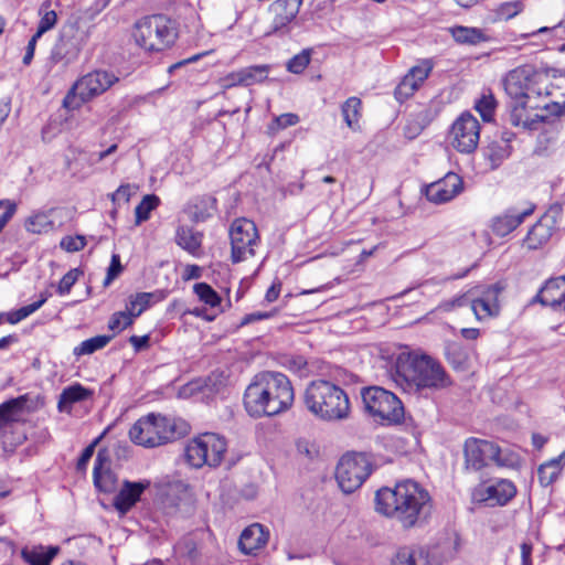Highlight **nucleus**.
Instances as JSON below:
<instances>
[{"label":"nucleus","instance_id":"22","mask_svg":"<svg viewBox=\"0 0 565 565\" xmlns=\"http://www.w3.org/2000/svg\"><path fill=\"white\" fill-rule=\"evenodd\" d=\"M150 487L149 480L129 481L125 480L119 492L114 498V507L119 514L128 513L140 500L141 494Z\"/></svg>","mask_w":565,"mask_h":565},{"label":"nucleus","instance_id":"17","mask_svg":"<svg viewBox=\"0 0 565 565\" xmlns=\"http://www.w3.org/2000/svg\"><path fill=\"white\" fill-rule=\"evenodd\" d=\"M302 6V0H276L269 9L274 19L268 34H286L289 24L296 19Z\"/></svg>","mask_w":565,"mask_h":565},{"label":"nucleus","instance_id":"7","mask_svg":"<svg viewBox=\"0 0 565 565\" xmlns=\"http://www.w3.org/2000/svg\"><path fill=\"white\" fill-rule=\"evenodd\" d=\"M227 449L224 437L214 433H204L190 440L185 447V459L193 468L209 466L216 468L221 465Z\"/></svg>","mask_w":565,"mask_h":565},{"label":"nucleus","instance_id":"64","mask_svg":"<svg viewBox=\"0 0 565 565\" xmlns=\"http://www.w3.org/2000/svg\"><path fill=\"white\" fill-rule=\"evenodd\" d=\"M274 315H275V311H270V312L257 311V312L248 313V315L244 316V318L242 319L241 326H246V324H249L255 321L269 319Z\"/></svg>","mask_w":565,"mask_h":565},{"label":"nucleus","instance_id":"18","mask_svg":"<svg viewBox=\"0 0 565 565\" xmlns=\"http://www.w3.org/2000/svg\"><path fill=\"white\" fill-rule=\"evenodd\" d=\"M463 189L462 179L454 172L447 173L437 182L426 188V198L434 203H445L458 195Z\"/></svg>","mask_w":565,"mask_h":565},{"label":"nucleus","instance_id":"15","mask_svg":"<svg viewBox=\"0 0 565 565\" xmlns=\"http://www.w3.org/2000/svg\"><path fill=\"white\" fill-rule=\"evenodd\" d=\"M499 454V446L492 441L470 437L465 441V468L478 471L489 466Z\"/></svg>","mask_w":565,"mask_h":565},{"label":"nucleus","instance_id":"35","mask_svg":"<svg viewBox=\"0 0 565 565\" xmlns=\"http://www.w3.org/2000/svg\"><path fill=\"white\" fill-rule=\"evenodd\" d=\"M269 72L270 65L268 64L243 67L241 68V82L245 87L263 83L268 78Z\"/></svg>","mask_w":565,"mask_h":565},{"label":"nucleus","instance_id":"21","mask_svg":"<svg viewBox=\"0 0 565 565\" xmlns=\"http://www.w3.org/2000/svg\"><path fill=\"white\" fill-rule=\"evenodd\" d=\"M431 65L427 62L422 65L413 66L408 73L402 78L394 90L395 98L403 103L414 95L424 81L428 77Z\"/></svg>","mask_w":565,"mask_h":565},{"label":"nucleus","instance_id":"41","mask_svg":"<svg viewBox=\"0 0 565 565\" xmlns=\"http://www.w3.org/2000/svg\"><path fill=\"white\" fill-rule=\"evenodd\" d=\"M153 294L151 292H138L129 297L126 305V311L132 316V318L139 317L146 311L151 302Z\"/></svg>","mask_w":565,"mask_h":565},{"label":"nucleus","instance_id":"40","mask_svg":"<svg viewBox=\"0 0 565 565\" xmlns=\"http://www.w3.org/2000/svg\"><path fill=\"white\" fill-rule=\"evenodd\" d=\"M51 3L45 1L39 9V14L41 15L38 30L35 32V39H41V36L53 29L57 22V14L54 10H50Z\"/></svg>","mask_w":565,"mask_h":565},{"label":"nucleus","instance_id":"1","mask_svg":"<svg viewBox=\"0 0 565 565\" xmlns=\"http://www.w3.org/2000/svg\"><path fill=\"white\" fill-rule=\"evenodd\" d=\"M375 510L395 521L403 529L425 526L433 513L429 492L418 482L407 479L394 488H381L375 493Z\"/></svg>","mask_w":565,"mask_h":565},{"label":"nucleus","instance_id":"8","mask_svg":"<svg viewBox=\"0 0 565 565\" xmlns=\"http://www.w3.org/2000/svg\"><path fill=\"white\" fill-rule=\"evenodd\" d=\"M28 399V395H20L0 404V445L7 454H13L26 439L18 425V419Z\"/></svg>","mask_w":565,"mask_h":565},{"label":"nucleus","instance_id":"4","mask_svg":"<svg viewBox=\"0 0 565 565\" xmlns=\"http://www.w3.org/2000/svg\"><path fill=\"white\" fill-rule=\"evenodd\" d=\"M306 409L317 419L327 423L349 418L351 403L347 392L338 384L326 379L308 383L302 394Z\"/></svg>","mask_w":565,"mask_h":565},{"label":"nucleus","instance_id":"24","mask_svg":"<svg viewBox=\"0 0 565 565\" xmlns=\"http://www.w3.org/2000/svg\"><path fill=\"white\" fill-rule=\"evenodd\" d=\"M534 301L553 309H565V275L548 279L539 290Z\"/></svg>","mask_w":565,"mask_h":565},{"label":"nucleus","instance_id":"11","mask_svg":"<svg viewBox=\"0 0 565 565\" xmlns=\"http://www.w3.org/2000/svg\"><path fill=\"white\" fill-rule=\"evenodd\" d=\"M228 234L233 263L244 262L255 255V247L259 244V235L253 221L247 218L235 220Z\"/></svg>","mask_w":565,"mask_h":565},{"label":"nucleus","instance_id":"54","mask_svg":"<svg viewBox=\"0 0 565 565\" xmlns=\"http://www.w3.org/2000/svg\"><path fill=\"white\" fill-rule=\"evenodd\" d=\"M86 245V239L82 235L65 236L61 239L60 246L68 253L79 252Z\"/></svg>","mask_w":565,"mask_h":565},{"label":"nucleus","instance_id":"44","mask_svg":"<svg viewBox=\"0 0 565 565\" xmlns=\"http://www.w3.org/2000/svg\"><path fill=\"white\" fill-rule=\"evenodd\" d=\"M160 199L154 194H147L135 209L136 224L139 225L150 217V213L159 205Z\"/></svg>","mask_w":565,"mask_h":565},{"label":"nucleus","instance_id":"5","mask_svg":"<svg viewBox=\"0 0 565 565\" xmlns=\"http://www.w3.org/2000/svg\"><path fill=\"white\" fill-rule=\"evenodd\" d=\"M186 433V425L160 414H148L139 418L129 429L130 440L146 448H154L182 437Z\"/></svg>","mask_w":565,"mask_h":565},{"label":"nucleus","instance_id":"38","mask_svg":"<svg viewBox=\"0 0 565 565\" xmlns=\"http://www.w3.org/2000/svg\"><path fill=\"white\" fill-rule=\"evenodd\" d=\"M445 355L448 363L456 370H466L468 366V354L458 342H449L445 347Z\"/></svg>","mask_w":565,"mask_h":565},{"label":"nucleus","instance_id":"46","mask_svg":"<svg viewBox=\"0 0 565 565\" xmlns=\"http://www.w3.org/2000/svg\"><path fill=\"white\" fill-rule=\"evenodd\" d=\"M475 107L483 121L489 122L493 119L497 100L491 94L482 95V97L477 100Z\"/></svg>","mask_w":565,"mask_h":565},{"label":"nucleus","instance_id":"14","mask_svg":"<svg viewBox=\"0 0 565 565\" xmlns=\"http://www.w3.org/2000/svg\"><path fill=\"white\" fill-rule=\"evenodd\" d=\"M516 494L515 484L509 479H495L478 484L471 492L472 501L487 507H504Z\"/></svg>","mask_w":565,"mask_h":565},{"label":"nucleus","instance_id":"56","mask_svg":"<svg viewBox=\"0 0 565 565\" xmlns=\"http://www.w3.org/2000/svg\"><path fill=\"white\" fill-rule=\"evenodd\" d=\"M299 117L296 114L286 113L274 119L271 129H286L298 124Z\"/></svg>","mask_w":565,"mask_h":565},{"label":"nucleus","instance_id":"27","mask_svg":"<svg viewBox=\"0 0 565 565\" xmlns=\"http://www.w3.org/2000/svg\"><path fill=\"white\" fill-rule=\"evenodd\" d=\"M93 396V391L79 383L65 387L60 394L57 408L62 413H71L75 403L86 401Z\"/></svg>","mask_w":565,"mask_h":565},{"label":"nucleus","instance_id":"2","mask_svg":"<svg viewBox=\"0 0 565 565\" xmlns=\"http://www.w3.org/2000/svg\"><path fill=\"white\" fill-rule=\"evenodd\" d=\"M294 399L290 380L280 372L265 371L246 387L244 407L252 417H271L288 411Z\"/></svg>","mask_w":565,"mask_h":565},{"label":"nucleus","instance_id":"51","mask_svg":"<svg viewBox=\"0 0 565 565\" xmlns=\"http://www.w3.org/2000/svg\"><path fill=\"white\" fill-rule=\"evenodd\" d=\"M134 322V318L130 313L125 311L115 312L108 322V328L111 331H122L127 327L131 326Z\"/></svg>","mask_w":565,"mask_h":565},{"label":"nucleus","instance_id":"45","mask_svg":"<svg viewBox=\"0 0 565 565\" xmlns=\"http://www.w3.org/2000/svg\"><path fill=\"white\" fill-rule=\"evenodd\" d=\"M194 294L205 305L212 308L221 305V297L206 282H198L193 286Z\"/></svg>","mask_w":565,"mask_h":565},{"label":"nucleus","instance_id":"47","mask_svg":"<svg viewBox=\"0 0 565 565\" xmlns=\"http://www.w3.org/2000/svg\"><path fill=\"white\" fill-rule=\"evenodd\" d=\"M523 8L524 6L521 1L504 2L495 10V19L510 20L522 12Z\"/></svg>","mask_w":565,"mask_h":565},{"label":"nucleus","instance_id":"48","mask_svg":"<svg viewBox=\"0 0 565 565\" xmlns=\"http://www.w3.org/2000/svg\"><path fill=\"white\" fill-rule=\"evenodd\" d=\"M310 63V51L303 50L287 62V71L292 74H301Z\"/></svg>","mask_w":565,"mask_h":565},{"label":"nucleus","instance_id":"12","mask_svg":"<svg viewBox=\"0 0 565 565\" xmlns=\"http://www.w3.org/2000/svg\"><path fill=\"white\" fill-rule=\"evenodd\" d=\"M118 81L119 78L111 72H90L75 83L72 92H70L64 98L63 104L65 107H76L77 105H73L76 95L79 96L82 102L89 100L90 98L106 92Z\"/></svg>","mask_w":565,"mask_h":565},{"label":"nucleus","instance_id":"13","mask_svg":"<svg viewBox=\"0 0 565 565\" xmlns=\"http://www.w3.org/2000/svg\"><path fill=\"white\" fill-rule=\"evenodd\" d=\"M480 139V124L470 113H462L452 124L449 140L451 146L461 153L473 152Z\"/></svg>","mask_w":565,"mask_h":565},{"label":"nucleus","instance_id":"25","mask_svg":"<svg viewBox=\"0 0 565 565\" xmlns=\"http://www.w3.org/2000/svg\"><path fill=\"white\" fill-rule=\"evenodd\" d=\"M268 539V529L259 523H253L243 530L238 545L243 553L254 554L267 544Z\"/></svg>","mask_w":565,"mask_h":565},{"label":"nucleus","instance_id":"52","mask_svg":"<svg viewBox=\"0 0 565 565\" xmlns=\"http://www.w3.org/2000/svg\"><path fill=\"white\" fill-rule=\"evenodd\" d=\"M104 435H105V433H103L100 436L95 438L86 448H84V450L82 451V454L77 460V465H76L77 471H79V472L86 471L88 461L92 459V457L95 452V448L99 444V441L102 440Z\"/></svg>","mask_w":565,"mask_h":565},{"label":"nucleus","instance_id":"3","mask_svg":"<svg viewBox=\"0 0 565 565\" xmlns=\"http://www.w3.org/2000/svg\"><path fill=\"white\" fill-rule=\"evenodd\" d=\"M394 380L404 391L425 395L452 385L450 375L437 359L417 352H403L397 356Z\"/></svg>","mask_w":565,"mask_h":565},{"label":"nucleus","instance_id":"49","mask_svg":"<svg viewBox=\"0 0 565 565\" xmlns=\"http://www.w3.org/2000/svg\"><path fill=\"white\" fill-rule=\"evenodd\" d=\"M83 275V271L79 268H73L68 270L60 280L57 285V294L60 296L68 295L72 287L77 281L78 277Z\"/></svg>","mask_w":565,"mask_h":565},{"label":"nucleus","instance_id":"55","mask_svg":"<svg viewBox=\"0 0 565 565\" xmlns=\"http://www.w3.org/2000/svg\"><path fill=\"white\" fill-rule=\"evenodd\" d=\"M122 271V265L120 263V257L118 254H113L109 267L107 269V275L104 280V286H108L115 278L119 276Z\"/></svg>","mask_w":565,"mask_h":565},{"label":"nucleus","instance_id":"19","mask_svg":"<svg viewBox=\"0 0 565 565\" xmlns=\"http://www.w3.org/2000/svg\"><path fill=\"white\" fill-rule=\"evenodd\" d=\"M93 481L99 492L111 493L117 489L118 478L110 469V458L106 449H99L94 462Z\"/></svg>","mask_w":565,"mask_h":565},{"label":"nucleus","instance_id":"9","mask_svg":"<svg viewBox=\"0 0 565 565\" xmlns=\"http://www.w3.org/2000/svg\"><path fill=\"white\" fill-rule=\"evenodd\" d=\"M361 395L365 409L372 416L390 424L403 420L404 406L394 393L380 386H370L363 388Z\"/></svg>","mask_w":565,"mask_h":565},{"label":"nucleus","instance_id":"30","mask_svg":"<svg viewBox=\"0 0 565 565\" xmlns=\"http://www.w3.org/2000/svg\"><path fill=\"white\" fill-rule=\"evenodd\" d=\"M554 230V227L540 218L527 232L524 244L529 249H536L548 242Z\"/></svg>","mask_w":565,"mask_h":565},{"label":"nucleus","instance_id":"59","mask_svg":"<svg viewBox=\"0 0 565 565\" xmlns=\"http://www.w3.org/2000/svg\"><path fill=\"white\" fill-rule=\"evenodd\" d=\"M288 365L291 371L298 373L300 376H306L309 372L308 361L301 355L290 358Z\"/></svg>","mask_w":565,"mask_h":565},{"label":"nucleus","instance_id":"63","mask_svg":"<svg viewBox=\"0 0 565 565\" xmlns=\"http://www.w3.org/2000/svg\"><path fill=\"white\" fill-rule=\"evenodd\" d=\"M241 70L228 73L226 76L221 78V86L224 89H228L235 86H243V82H241Z\"/></svg>","mask_w":565,"mask_h":565},{"label":"nucleus","instance_id":"28","mask_svg":"<svg viewBox=\"0 0 565 565\" xmlns=\"http://www.w3.org/2000/svg\"><path fill=\"white\" fill-rule=\"evenodd\" d=\"M57 553V546L44 547L43 545H38L33 547H22L20 555L29 565H50Z\"/></svg>","mask_w":565,"mask_h":565},{"label":"nucleus","instance_id":"23","mask_svg":"<svg viewBox=\"0 0 565 565\" xmlns=\"http://www.w3.org/2000/svg\"><path fill=\"white\" fill-rule=\"evenodd\" d=\"M534 211V205L530 204L525 209L510 207L503 214L492 220V231L498 236H505L514 231L529 215Z\"/></svg>","mask_w":565,"mask_h":565},{"label":"nucleus","instance_id":"58","mask_svg":"<svg viewBox=\"0 0 565 565\" xmlns=\"http://www.w3.org/2000/svg\"><path fill=\"white\" fill-rule=\"evenodd\" d=\"M562 205L558 203L552 204L550 209L542 215L541 220L546 222L552 227H556L558 220L562 216Z\"/></svg>","mask_w":565,"mask_h":565},{"label":"nucleus","instance_id":"32","mask_svg":"<svg viewBox=\"0 0 565 565\" xmlns=\"http://www.w3.org/2000/svg\"><path fill=\"white\" fill-rule=\"evenodd\" d=\"M454 40L460 44L476 45L487 41L484 33L478 28L457 25L450 28Z\"/></svg>","mask_w":565,"mask_h":565},{"label":"nucleus","instance_id":"26","mask_svg":"<svg viewBox=\"0 0 565 565\" xmlns=\"http://www.w3.org/2000/svg\"><path fill=\"white\" fill-rule=\"evenodd\" d=\"M499 291L500 289L497 286H492L480 298L470 301V308L477 320L482 321L499 315Z\"/></svg>","mask_w":565,"mask_h":565},{"label":"nucleus","instance_id":"10","mask_svg":"<svg viewBox=\"0 0 565 565\" xmlns=\"http://www.w3.org/2000/svg\"><path fill=\"white\" fill-rule=\"evenodd\" d=\"M372 472V466L363 454H347L341 457L335 479L344 493H352L359 489Z\"/></svg>","mask_w":565,"mask_h":565},{"label":"nucleus","instance_id":"60","mask_svg":"<svg viewBox=\"0 0 565 565\" xmlns=\"http://www.w3.org/2000/svg\"><path fill=\"white\" fill-rule=\"evenodd\" d=\"M134 193V186L130 184L120 185L113 194L111 200L114 203H127Z\"/></svg>","mask_w":565,"mask_h":565},{"label":"nucleus","instance_id":"31","mask_svg":"<svg viewBox=\"0 0 565 565\" xmlns=\"http://www.w3.org/2000/svg\"><path fill=\"white\" fill-rule=\"evenodd\" d=\"M392 565H430L428 552L420 547H403L393 558Z\"/></svg>","mask_w":565,"mask_h":565},{"label":"nucleus","instance_id":"34","mask_svg":"<svg viewBox=\"0 0 565 565\" xmlns=\"http://www.w3.org/2000/svg\"><path fill=\"white\" fill-rule=\"evenodd\" d=\"M511 150V145L494 139L488 145L484 156L490 160L491 167L494 169L510 157Z\"/></svg>","mask_w":565,"mask_h":565},{"label":"nucleus","instance_id":"16","mask_svg":"<svg viewBox=\"0 0 565 565\" xmlns=\"http://www.w3.org/2000/svg\"><path fill=\"white\" fill-rule=\"evenodd\" d=\"M82 47L83 38L79 35L78 28L74 24L64 26L51 51L50 58L53 63L70 64L78 57Z\"/></svg>","mask_w":565,"mask_h":565},{"label":"nucleus","instance_id":"42","mask_svg":"<svg viewBox=\"0 0 565 565\" xmlns=\"http://www.w3.org/2000/svg\"><path fill=\"white\" fill-rule=\"evenodd\" d=\"M28 232L41 234L53 228V222L46 212H36L30 215L25 221Z\"/></svg>","mask_w":565,"mask_h":565},{"label":"nucleus","instance_id":"57","mask_svg":"<svg viewBox=\"0 0 565 565\" xmlns=\"http://www.w3.org/2000/svg\"><path fill=\"white\" fill-rule=\"evenodd\" d=\"M470 301H471V299H469V297L466 294H463V295H459L452 299L443 301L439 305V308L443 311H451L457 307L470 306Z\"/></svg>","mask_w":565,"mask_h":565},{"label":"nucleus","instance_id":"6","mask_svg":"<svg viewBox=\"0 0 565 565\" xmlns=\"http://www.w3.org/2000/svg\"><path fill=\"white\" fill-rule=\"evenodd\" d=\"M136 43L148 52H159L172 45L177 39L173 22L164 14L145 17L136 23Z\"/></svg>","mask_w":565,"mask_h":565},{"label":"nucleus","instance_id":"36","mask_svg":"<svg viewBox=\"0 0 565 565\" xmlns=\"http://www.w3.org/2000/svg\"><path fill=\"white\" fill-rule=\"evenodd\" d=\"M530 100L534 97L541 96H556L553 90H550L548 74L543 72H536L532 68V75L530 76Z\"/></svg>","mask_w":565,"mask_h":565},{"label":"nucleus","instance_id":"29","mask_svg":"<svg viewBox=\"0 0 565 565\" xmlns=\"http://www.w3.org/2000/svg\"><path fill=\"white\" fill-rule=\"evenodd\" d=\"M202 237V233L186 225L179 226L175 232V243L193 256L200 254Z\"/></svg>","mask_w":565,"mask_h":565},{"label":"nucleus","instance_id":"61","mask_svg":"<svg viewBox=\"0 0 565 565\" xmlns=\"http://www.w3.org/2000/svg\"><path fill=\"white\" fill-rule=\"evenodd\" d=\"M46 300H47V295L42 294L41 298L38 301H34L33 303H30L28 306H23V307L19 308L18 310L21 315V318L24 320L25 318H28L29 316L34 313L46 302Z\"/></svg>","mask_w":565,"mask_h":565},{"label":"nucleus","instance_id":"39","mask_svg":"<svg viewBox=\"0 0 565 565\" xmlns=\"http://www.w3.org/2000/svg\"><path fill=\"white\" fill-rule=\"evenodd\" d=\"M362 102L358 97H349L342 105L341 111L348 127L355 130L359 126Z\"/></svg>","mask_w":565,"mask_h":565},{"label":"nucleus","instance_id":"37","mask_svg":"<svg viewBox=\"0 0 565 565\" xmlns=\"http://www.w3.org/2000/svg\"><path fill=\"white\" fill-rule=\"evenodd\" d=\"M510 107V115H509V121L518 127H529V118L526 116V108H539V104H530V100H511L509 104Z\"/></svg>","mask_w":565,"mask_h":565},{"label":"nucleus","instance_id":"50","mask_svg":"<svg viewBox=\"0 0 565 565\" xmlns=\"http://www.w3.org/2000/svg\"><path fill=\"white\" fill-rule=\"evenodd\" d=\"M492 462L498 467L516 468L520 466V457L513 451L503 450L499 447V454L493 458Z\"/></svg>","mask_w":565,"mask_h":565},{"label":"nucleus","instance_id":"62","mask_svg":"<svg viewBox=\"0 0 565 565\" xmlns=\"http://www.w3.org/2000/svg\"><path fill=\"white\" fill-rule=\"evenodd\" d=\"M548 85L550 90H553L556 94V96H552L553 98L557 99L559 97H565V75H559L555 77L554 81L548 78ZM563 103H565V99Z\"/></svg>","mask_w":565,"mask_h":565},{"label":"nucleus","instance_id":"20","mask_svg":"<svg viewBox=\"0 0 565 565\" xmlns=\"http://www.w3.org/2000/svg\"><path fill=\"white\" fill-rule=\"evenodd\" d=\"M532 66L524 65L516 67L508 73L503 81L505 93L511 100H530V76Z\"/></svg>","mask_w":565,"mask_h":565},{"label":"nucleus","instance_id":"53","mask_svg":"<svg viewBox=\"0 0 565 565\" xmlns=\"http://www.w3.org/2000/svg\"><path fill=\"white\" fill-rule=\"evenodd\" d=\"M557 469H558V463L556 460H553L548 463L540 466L539 471H537L540 482L544 486L552 483L557 476Z\"/></svg>","mask_w":565,"mask_h":565},{"label":"nucleus","instance_id":"43","mask_svg":"<svg viewBox=\"0 0 565 565\" xmlns=\"http://www.w3.org/2000/svg\"><path fill=\"white\" fill-rule=\"evenodd\" d=\"M110 340H111L110 335H96V337L89 338V339L81 342L79 345L75 347L73 353L76 356L92 354V353L96 352L97 350L105 348L109 343Z\"/></svg>","mask_w":565,"mask_h":565},{"label":"nucleus","instance_id":"33","mask_svg":"<svg viewBox=\"0 0 565 565\" xmlns=\"http://www.w3.org/2000/svg\"><path fill=\"white\" fill-rule=\"evenodd\" d=\"M217 210V200L212 195H203L196 199L193 211L192 220L195 222H204L211 217Z\"/></svg>","mask_w":565,"mask_h":565}]
</instances>
